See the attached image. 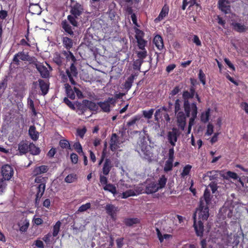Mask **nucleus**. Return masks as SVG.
<instances>
[{"mask_svg": "<svg viewBox=\"0 0 248 248\" xmlns=\"http://www.w3.org/2000/svg\"><path fill=\"white\" fill-rule=\"evenodd\" d=\"M64 88L67 97L69 98L72 100H74L76 97L75 91L72 89L71 86L68 83H65L64 84Z\"/></svg>", "mask_w": 248, "mask_h": 248, "instance_id": "nucleus-28", "label": "nucleus"}, {"mask_svg": "<svg viewBox=\"0 0 248 248\" xmlns=\"http://www.w3.org/2000/svg\"><path fill=\"white\" fill-rule=\"evenodd\" d=\"M29 148V151L30 154L32 155H38L40 153V149L39 147H36L35 145L32 142L30 143Z\"/></svg>", "mask_w": 248, "mask_h": 248, "instance_id": "nucleus-34", "label": "nucleus"}, {"mask_svg": "<svg viewBox=\"0 0 248 248\" xmlns=\"http://www.w3.org/2000/svg\"><path fill=\"white\" fill-rule=\"evenodd\" d=\"M124 224L128 227H131L135 224H139L140 219L138 218H125L124 220Z\"/></svg>", "mask_w": 248, "mask_h": 248, "instance_id": "nucleus-31", "label": "nucleus"}, {"mask_svg": "<svg viewBox=\"0 0 248 248\" xmlns=\"http://www.w3.org/2000/svg\"><path fill=\"white\" fill-rule=\"evenodd\" d=\"M36 69L39 72L42 78H47L49 77V72L45 66L36 65Z\"/></svg>", "mask_w": 248, "mask_h": 248, "instance_id": "nucleus-32", "label": "nucleus"}, {"mask_svg": "<svg viewBox=\"0 0 248 248\" xmlns=\"http://www.w3.org/2000/svg\"><path fill=\"white\" fill-rule=\"evenodd\" d=\"M190 113L191 117L189 119L188 125L191 126L193 125L194 121L197 117L198 113V108L197 106L195 104H193L192 108H190Z\"/></svg>", "mask_w": 248, "mask_h": 248, "instance_id": "nucleus-26", "label": "nucleus"}, {"mask_svg": "<svg viewBox=\"0 0 248 248\" xmlns=\"http://www.w3.org/2000/svg\"><path fill=\"white\" fill-rule=\"evenodd\" d=\"M73 146H74V148L75 150L78 154L81 153L82 155H84V153H83V150H82V146H81V144L79 142H75L74 143Z\"/></svg>", "mask_w": 248, "mask_h": 248, "instance_id": "nucleus-54", "label": "nucleus"}, {"mask_svg": "<svg viewBox=\"0 0 248 248\" xmlns=\"http://www.w3.org/2000/svg\"><path fill=\"white\" fill-rule=\"evenodd\" d=\"M141 118L140 116L136 115L132 117L128 122H127L126 125L129 127L134 125L137 122L139 121Z\"/></svg>", "mask_w": 248, "mask_h": 248, "instance_id": "nucleus-43", "label": "nucleus"}, {"mask_svg": "<svg viewBox=\"0 0 248 248\" xmlns=\"http://www.w3.org/2000/svg\"><path fill=\"white\" fill-rule=\"evenodd\" d=\"M209 186L210 187L213 193H215V192L217 190V183L215 182H212L210 183L209 185Z\"/></svg>", "mask_w": 248, "mask_h": 248, "instance_id": "nucleus-61", "label": "nucleus"}, {"mask_svg": "<svg viewBox=\"0 0 248 248\" xmlns=\"http://www.w3.org/2000/svg\"><path fill=\"white\" fill-rule=\"evenodd\" d=\"M91 204L90 202H87L84 204L81 205L77 211V213H82L86 211L87 210L91 208Z\"/></svg>", "mask_w": 248, "mask_h": 248, "instance_id": "nucleus-44", "label": "nucleus"}, {"mask_svg": "<svg viewBox=\"0 0 248 248\" xmlns=\"http://www.w3.org/2000/svg\"><path fill=\"white\" fill-rule=\"evenodd\" d=\"M159 190L157 184L155 182H152L147 185L145 188V193L147 194H153Z\"/></svg>", "mask_w": 248, "mask_h": 248, "instance_id": "nucleus-17", "label": "nucleus"}, {"mask_svg": "<svg viewBox=\"0 0 248 248\" xmlns=\"http://www.w3.org/2000/svg\"><path fill=\"white\" fill-rule=\"evenodd\" d=\"M70 12L75 17H79L84 13L83 5L77 1H72Z\"/></svg>", "mask_w": 248, "mask_h": 248, "instance_id": "nucleus-6", "label": "nucleus"}, {"mask_svg": "<svg viewBox=\"0 0 248 248\" xmlns=\"http://www.w3.org/2000/svg\"><path fill=\"white\" fill-rule=\"evenodd\" d=\"M47 177H43L42 176H38L35 179V182L38 184H46Z\"/></svg>", "mask_w": 248, "mask_h": 248, "instance_id": "nucleus-53", "label": "nucleus"}, {"mask_svg": "<svg viewBox=\"0 0 248 248\" xmlns=\"http://www.w3.org/2000/svg\"><path fill=\"white\" fill-rule=\"evenodd\" d=\"M105 210L106 213L111 217H113L116 211V208L112 204H108L105 206Z\"/></svg>", "mask_w": 248, "mask_h": 248, "instance_id": "nucleus-33", "label": "nucleus"}, {"mask_svg": "<svg viewBox=\"0 0 248 248\" xmlns=\"http://www.w3.org/2000/svg\"><path fill=\"white\" fill-rule=\"evenodd\" d=\"M61 26L66 33L71 36L74 35V31H73L72 27L66 20L62 21Z\"/></svg>", "mask_w": 248, "mask_h": 248, "instance_id": "nucleus-25", "label": "nucleus"}, {"mask_svg": "<svg viewBox=\"0 0 248 248\" xmlns=\"http://www.w3.org/2000/svg\"><path fill=\"white\" fill-rule=\"evenodd\" d=\"M103 189L105 191H108L111 193L114 196L117 194V189L116 186L112 184H108L104 186Z\"/></svg>", "mask_w": 248, "mask_h": 248, "instance_id": "nucleus-35", "label": "nucleus"}, {"mask_svg": "<svg viewBox=\"0 0 248 248\" xmlns=\"http://www.w3.org/2000/svg\"><path fill=\"white\" fill-rule=\"evenodd\" d=\"M62 54L65 57L67 61H72V63L71 64L69 69H67L65 71V75L63 74L62 78L64 82H67L69 79L71 84L73 85H76L77 82L75 81L74 78H77L78 76V70L75 65L77 59L73 54L69 50H63Z\"/></svg>", "mask_w": 248, "mask_h": 248, "instance_id": "nucleus-2", "label": "nucleus"}, {"mask_svg": "<svg viewBox=\"0 0 248 248\" xmlns=\"http://www.w3.org/2000/svg\"><path fill=\"white\" fill-rule=\"evenodd\" d=\"M40 89L43 95H46L48 92L49 88V83L48 81H45L43 79H39L38 80Z\"/></svg>", "mask_w": 248, "mask_h": 248, "instance_id": "nucleus-14", "label": "nucleus"}, {"mask_svg": "<svg viewBox=\"0 0 248 248\" xmlns=\"http://www.w3.org/2000/svg\"><path fill=\"white\" fill-rule=\"evenodd\" d=\"M174 148L173 147H172L169 150V158L167 161L173 163V160H174Z\"/></svg>", "mask_w": 248, "mask_h": 248, "instance_id": "nucleus-57", "label": "nucleus"}, {"mask_svg": "<svg viewBox=\"0 0 248 248\" xmlns=\"http://www.w3.org/2000/svg\"><path fill=\"white\" fill-rule=\"evenodd\" d=\"M210 192L204 190L203 197L200 199L199 207L193 215L194 227L197 236H202L203 232V221L207 220L209 216V207L211 203Z\"/></svg>", "mask_w": 248, "mask_h": 248, "instance_id": "nucleus-1", "label": "nucleus"}, {"mask_svg": "<svg viewBox=\"0 0 248 248\" xmlns=\"http://www.w3.org/2000/svg\"><path fill=\"white\" fill-rule=\"evenodd\" d=\"M48 170V166L46 165H41L35 167L33 171L32 174L34 176H37L42 173H46Z\"/></svg>", "mask_w": 248, "mask_h": 248, "instance_id": "nucleus-21", "label": "nucleus"}, {"mask_svg": "<svg viewBox=\"0 0 248 248\" xmlns=\"http://www.w3.org/2000/svg\"><path fill=\"white\" fill-rule=\"evenodd\" d=\"M167 179L164 175H163L159 178L158 180L157 187L158 189H162L164 188L166 184Z\"/></svg>", "mask_w": 248, "mask_h": 248, "instance_id": "nucleus-39", "label": "nucleus"}, {"mask_svg": "<svg viewBox=\"0 0 248 248\" xmlns=\"http://www.w3.org/2000/svg\"><path fill=\"white\" fill-rule=\"evenodd\" d=\"M193 37V42L197 46H201L202 42L200 40L199 37L197 35H194Z\"/></svg>", "mask_w": 248, "mask_h": 248, "instance_id": "nucleus-62", "label": "nucleus"}, {"mask_svg": "<svg viewBox=\"0 0 248 248\" xmlns=\"http://www.w3.org/2000/svg\"><path fill=\"white\" fill-rule=\"evenodd\" d=\"M60 146L63 149H70V145L68 140H61L59 142Z\"/></svg>", "mask_w": 248, "mask_h": 248, "instance_id": "nucleus-50", "label": "nucleus"}, {"mask_svg": "<svg viewBox=\"0 0 248 248\" xmlns=\"http://www.w3.org/2000/svg\"><path fill=\"white\" fill-rule=\"evenodd\" d=\"M29 11L32 15H40L42 12V8L38 4L30 3Z\"/></svg>", "mask_w": 248, "mask_h": 248, "instance_id": "nucleus-23", "label": "nucleus"}, {"mask_svg": "<svg viewBox=\"0 0 248 248\" xmlns=\"http://www.w3.org/2000/svg\"><path fill=\"white\" fill-rule=\"evenodd\" d=\"M63 102L71 109L74 110H75L76 107H75L74 104L71 101H70L67 97H64L63 98Z\"/></svg>", "mask_w": 248, "mask_h": 248, "instance_id": "nucleus-56", "label": "nucleus"}, {"mask_svg": "<svg viewBox=\"0 0 248 248\" xmlns=\"http://www.w3.org/2000/svg\"><path fill=\"white\" fill-rule=\"evenodd\" d=\"M78 17H75V16L73 15H68L67 16V19L70 22V23L74 27L78 26V21L76 20V18H78Z\"/></svg>", "mask_w": 248, "mask_h": 248, "instance_id": "nucleus-51", "label": "nucleus"}, {"mask_svg": "<svg viewBox=\"0 0 248 248\" xmlns=\"http://www.w3.org/2000/svg\"><path fill=\"white\" fill-rule=\"evenodd\" d=\"M179 136V130L176 128H173L171 131L168 132V140L172 147H174L175 146V143L177 141Z\"/></svg>", "mask_w": 248, "mask_h": 248, "instance_id": "nucleus-10", "label": "nucleus"}, {"mask_svg": "<svg viewBox=\"0 0 248 248\" xmlns=\"http://www.w3.org/2000/svg\"><path fill=\"white\" fill-rule=\"evenodd\" d=\"M169 11V6L167 5H165L162 7L158 16L155 19V22L157 23L163 20V18L168 15Z\"/></svg>", "mask_w": 248, "mask_h": 248, "instance_id": "nucleus-19", "label": "nucleus"}, {"mask_svg": "<svg viewBox=\"0 0 248 248\" xmlns=\"http://www.w3.org/2000/svg\"><path fill=\"white\" fill-rule=\"evenodd\" d=\"M78 179V175L75 173H71L68 174L64 179L65 182L67 183H72Z\"/></svg>", "mask_w": 248, "mask_h": 248, "instance_id": "nucleus-41", "label": "nucleus"}, {"mask_svg": "<svg viewBox=\"0 0 248 248\" xmlns=\"http://www.w3.org/2000/svg\"><path fill=\"white\" fill-rule=\"evenodd\" d=\"M7 186L6 180L3 178L0 179V194L5 191Z\"/></svg>", "mask_w": 248, "mask_h": 248, "instance_id": "nucleus-49", "label": "nucleus"}, {"mask_svg": "<svg viewBox=\"0 0 248 248\" xmlns=\"http://www.w3.org/2000/svg\"><path fill=\"white\" fill-rule=\"evenodd\" d=\"M192 167V166L189 164L186 165L184 167L182 172L181 173V177L182 178H185L186 176L188 175L191 171Z\"/></svg>", "mask_w": 248, "mask_h": 248, "instance_id": "nucleus-40", "label": "nucleus"}, {"mask_svg": "<svg viewBox=\"0 0 248 248\" xmlns=\"http://www.w3.org/2000/svg\"><path fill=\"white\" fill-rule=\"evenodd\" d=\"M62 42L63 46L67 50H69L73 47V40L68 37H63L62 38Z\"/></svg>", "mask_w": 248, "mask_h": 248, "instance_id": "nucleus-30", "label": "nucleus"}, {"mask_svg": "<svg viewBox=\"0 0 248 248\" xmlns=\"http://www.w3.org/2000/svg\"><path fill=\"white\" fill-rule=\"evenodd\" d=\"M29 144L28 142L24 140L21 141L18 146V150L20 155L26 154L29 152Z\"/></svg>", "mask_w": 248, "mask_h": 248, "instance_id": "nucleus-18", "label": "nucleus"}, {"mask_svg": "<svg viewBox=\"0 0 248 248\" xmlns=\"http://www.w3.org/2000/svg\"><path fill=\"white\" fill-rule=\"evenodd\" d=\"M144 62V61L137 59L133 62V68L134 70L140 71L142 64Z\"/></svg>", "mask_w": 248, "mask_h": 248, "instance_id": "nucleus-46", "label": "nucleus"}, {"mask_svg": "<svg viewBox=\"0 0 248 248\" xmlns=\"http://www.w3.org/2000/svg\"><path fill=\"white\" fill-rule=\"evenodd\" d=\"M231 26L232 27L234 31L239 33L244 32L247 29V28L244 24H242L238 22H232Z\"/></svg>", "mask_w": 248, "mask_h": 248, "instance_id": "nucleus-22", "label": "nucleus"}, {"mask_svg": "<svg viewBox=\"0 0 248 248\" xmlns=\"http://www.w3.org/2000/svg\"><path fill=\"white\" fill-rule=\"evenodd\" d=\"M18 58L23 61H30L31 60L28 52H25L24 51L18 52L14 55L13 59V62L17 65L19 64Z\"/></svg>", "mask_w": 248, "mask_h": 248, "instance_id": "nucleus-9", "label": "nucleus"}, {"mask_svg": "<svg viewBox=\"0 0 248 248\" xmlns=\"http://www.w3.org/2000/svg\"><path fill=\"white\" fill-rule=\"evenodd\" d=\"M135 148L136 151L139 153H140V151L142 153L145 158L148 159L152 156L151 153L149 150L150 146L148 145L146 138L144 136L140 137Z\"/></svg>", "mask_w": 248, "mask_h": 248, "instance_id": "nucleus-3", "label": "nucleus"}, {"mask_svg": "<svg viewBox=\"0 0 248 248\" xmlns=\"http://www.w3.org/2000/svg\"><path fill=\"white\" fill-rule=\"evenodd\" d=\"M183 98L184 99V105L183 108L185 113H186L187 117L190 116V108H192L193 104L197 106L196 102L190 103L188 99H191V97L188 91H185L183 93Z\"/></svg>", "mask_w": 248, "mask_h": 248, "instance_id": "nucleus-4", "label": "nucleus"}, {"mask_svg": "<svg viewBox=\"0 0 248 248\" xmlns=\"http://www.w3.org/2000/svg\"><path fill=\"white\" fill-rule=\"evenodd\" d=\"M119 137L116 133L112 134L110 139V149L112 152H115L119 147Z\"/></svg>", "mask_w": 248, "mask_h": 248, "instance_id": "nucleus-13", "label": "nucleus"}, {"mask_svg": "<svg viewBox=\"0 0 248 248\" xmlns=\"http://www.w3.org/2000/svg\"><path fill=\"white\" fill-rule=\"evenodd\" d=\"M219 9L225 14H228L231 11L230 3L226 0H219L218 2Z\"/></svg>", "mask_w": 248, "mask_h": 248, "instance_id": "nucleus-15", "label": "nucleus"}, {"mask_svg": "<svg viewBox=\"0 0 248 248\" xmlns=\"http://www.w3.org/2000/svg\"><path fill=\"white\" fill-rule=\"evenodd\" d=\"M87 131V129L85 127H83L81 129H78L77 133L78 135L81 138H83L85 134Z\"/></svg>", "mask_w": 248, "mask_h": 248, "instance_id": "nucleus-63", "label": "nucleus"}, {"mask_svg": "<svg viewBox=\"0 0 248 248\" xmlns=\"http://www.w3.org/2000/svg\"><path fill=\"white\" fill-rule=\"evenodd\" d=\"M240 107L248 114V103L245 102H242L240 104Z\"/></svg>", "mask_w": 248, "mask_h": 248, "instance_id": "nucleus-64", "label": "nucleus"}, {"mask_svg": "<svg viewBox=\"0 0 248 248\" xmlns=\"http://www.w3.org/2000/svg\"><path fill=\"white\" fill-rule=\"evenodd\" d=\"M198 78L203 85H204L206 83V78L204 73L202 69L199 70Z\"/></svg>", "mask_w": 248, "mask_h": 248, "instance_id": "nucleus-52", "label": "nucleus"}, {"mask_svg": "<svg viewBox=\"0 0 248 248\" xmlns=\"http://www.w3.org/2000/svg\"><path fill=\"white\" fill-rule=\"evenodd\" d=\"M154 112V109L151 108L150 110H143L142 114L144 117L146 119H150L152 118L153 113Z\"/></svg>", "mask_w": 248, "mask_h": 248, "instance_id": "nucleus-48", "label": "nucleus"}, {"mask_svg": "<svg viewBox=\"0 0 248 248\" xmlns=\"http://www.w3.org/2000/svg\"><path fill=\"white\" fill-rule=\"evenodd\" d=\"M177 123L178 127L180 129L183 131L186 124V114H185L183 111H179L177 113Z\"/></svg>", "mask_w": 248, "mask_h": 248, "instance_id": "nucleus-12", "label": "nucleus"}, {"mask_svg": "<svg viewBox=\"0 0 248 248\" xmlns=\"http://www.w3.org/2000/svg\"><path fill=\"white\" fill-rule=\"evenodd\" d=\"M141 51L137 52V55L138 57V59L140 60L144 61V59L146 58L147 56V52L145 49V47L144 49H140Z\"/></svg>", "mask_w": 248, "mask_h": 248, "instance_id": "nucleus-42", "label": "nucleus"}, {"mask_svg": "<svg viewBox=\"0 0 248 248\" xmlns=\"http://www.w3.org/2000/svg\"><path fill=\"white\" fill-rule=\"evenodd\" d=\"M53 62L59 66L62 65L64 61L63 58H62L60 54L58 53H55L54 58Z\"/></svg>", "mask_w": 248, "mask_h": 248, "instance_id": "nucleus-37", "label": "nucleus"}, {"mask_svg": "<svg viewBox=\"0 0 248 248\" xmlns=\"http://www.w3.org/2000/svg\"><path fill=\"white\" fill-rule=\"evenodd\" d=\"M61 225V223L60 221H58L55 225L53 226V233H52V236L53 237H56L57 236V235L59 233V232L60 231V228Z\"/></svg>", "mask_w": 248, "mask_h": 248, "instance_id": "nucleus-45", "label": "nucleus"}, {"mask_svg": "<svg viewBox=\"0 0 248 248\" xmlns=\"http://www.w3.org/2000/svg\"><path fill=\"white\" fill-rule=\"evenodd\" d=\"M29 134L31 138L34 141H36L39 138V133L36 131V127L34 125H31L30 127Z\"/></svg>", "mask_w": 248, "mask_h": 248, "instance_id": "nucleus-29", "label": "nucleus"}, {"mask_svg": "<svg viewBox=\"0 0 248 248\" xmlns=\"http://www.w3.org/2000/svg\"><path fill=\"white\" fill-rule=\"evenodd\" d=\"M153 43L159 50L161 51L164 48L163 40L160 35H155L153 39Z\"/></svg>", "mask_w": 248, "mask_h": 248, "instance_id": "nucleus-16", "label": "nucleus"}, {"mask_svg": "<svg viewBox=\"0 0 248 248\" xmlns=\"http://www.w3.org/2000/svg\"><path fill=\"white\" fill-rule=\"evenodd\" d=\"M112 167V165L110 160L109 158L106 159L102 169L103 174L104 175H108Z\"/></svg>", "mask_w": 248, "mask_h": 248, "instance_id": "nucleus-27", "label": "nucleus"}, {"mask_svg": "<svg viewBox=\"0 0 248 248\" xmlns=\"http://www.w3.org/2000/svg\"><path fill=\"white\" fill-rule=\"evenodd\" d=\"M181 110V101L179 99H177L174 103V112L177 114V112L180 111Z\"/></svg>", "mask_w": 248, "mask_h": 248, "instance_id": "nucleus-58", "label": "nucleus"}, {"mask_svg": "<svg viewBox=\"0 0 248 248\" xmlns=\"http://www.w3.org/2000/svg\"><path fill=\"white\" fill-rule=\"evenodd\" d=\"M116 101L115 98L108 97L104 101L98 102V108L99 107L103 112L108 113L110 111L111 105L114 106L116 103Z\"/></svg>", "mask_w": 248, "mask_h": 248, "instance_id": "nucleus-5", "label": "nucleus"}, {"mask_svg": "<svg viewBox=\"0 0 248 248\" xmlns=\"http://www.w3.org/2000/svg\"><path fill=\"white\" fill-rule=\"evenodd\" d=\"M84 100L82 101V103L78 102L77 106L78 109L81 111L82 113H84L87 109V107L84 105Z\"/></svg>", "mask_w": 248, "mask_h": 248, "instance_id": "nucleus-59", "label": "nucleus"}, {"mask_svg": "<svg viewBox=\"0 0 248 248\" xmlns=\"http://www.w3.org/2000/svg\"><path fill=\"white\" fill-rule=\"evenodd\" d=\"M1 174L4 179L9 180L14 174V170L12 167L8 164L4 165L1 168Z\"/></svg>", "mask_w": 248, "mask_h": 248, "instance_id": "nucleus-11", "label": "nucleus"}, {"mask_svg": "<svg viewBox=\"0 0 248 248\" xmlns=\"http://www.w3.org/2000/svg\"><path fill=\"white\" fill-rule=\"evenodd\" d=\"M181 88L179 86H175L170 93L169 97L175 95L180 92Z\"/></svg>", "mask_w": 248, "mask_h": 248, "instance_id": "nucleus-60", "label": "nucleus"}, {"mask_svg": "<svg viewBox=\"0 0 248 248\" xmlns=\"http://www.w3.org/2000/svg\"><path fill=\"white\" fill-rule=\"evenodd\" d=\"M221 174L220 171L212 170L211 171H207L204 174V177H208L211 181L217 180L219 176Z\"/></svg>", "mask_w": 248, "mask_h": 248, "instance_id": "nucleus-24", "label": "nucleus"}, {"mask_svg": "<svg viewBox=\"0 0 248 248\" xmlns=\"http://www.w3.org/2000/svg\"><path fill=\"white\" fill-rule=\"evenodd\" d=\"M84 105L87 107V109L92 111L97 112L98 110V103L96 104L95 102L87 99L84 100Z\"/></svg>", "mask_w": 248, "mask_h": 248, "instance_id": "nucleus-20", "label": "nucleus"}, {"mask_svg": "<svg viewBox=\"0 0 248 248\" xmlns=\"http://www.w3.org/2000/svg\"><path fill=\"white\" fill-rule=\"evenodd\" d=\"M162 111H167V108L166 107L163 106L155 111V121H158L159 119L161 118Z\"/></svg>", "mask_w": 248, "mask_h": 248, "instance_id": "nucleus-38", "label": "nucleus"}, {"mask_svg": "<svg viewBox=\"0 0 248 248\" xmlns=\"http://www.w3.org/2000/svg\"><path fill=\"white\" fill-rule=\"evenodd\" d=\"M36 187V194L35 195V204L38 206L40 203V201L44 194L46 189L45 184H36L34 186Z\"/></svg>", "mask_w": 248, "mask_h": 248, "instance_id": "nucleus-8", "label": "nucleus"}, {"mask_svg": "<svg viewBox=\"0 0 248 248\" xmlns=\"http://www.w3.org/2000/svg\"><path fill=\"white\" fill-rule=\"evenodd\" d=\"M135 32V38L137 40L138 46L139 49H144L147 41L143 39L145 33L144 32L137 28H134Z\"/></svg>", "mask_w": 248, "mask_h": 248, "instance_id": "nucleus-7", "label": "nucleus"}, {"mask_svg": "<svg viewBox=\"0 0 248 248\" xmlns=\"http://www.w3.org/2000/svg\"><path fill=\"white\" fill-rule=\"evenodd\" d=\"M210 116V109H208L205 112L202 113L201 117V121L205 123H207L209 119Z\"/></svg>", "mask_w": 248, "mask_h": 248, "instance_id": "nucleus-47", "label": "nucleus"}, {"mask_svg": "<svg viewBox=\"0 0 248 248\" xmlns=\"http://www.w3.org/2000/svg\"><path fill=\"white\" fill-rule=\"evenodd\" d=\"M173 163L166 161L164 167V170L166 172H168L172 170Z\"/></svg>", "mask_w": 248, "mask_h": 248, "instance_id": "nucleus-55", "label": "nucleus"}, {"mask_svg": "<svg viewBox=\"0 0 248 248\" xmlns=\"http://www.w3.org/2000/svg\"><path fill=\"white\" fill-rule=\"evenodd\" d=\"M27 105L29 108L31 110L32 115L34 116H36L37 114V112L34 107V102L33 100L30 97H28L27 99Z\"/></svg>", "mask_w": 248, "mask_h": 248, "instance_id": "nucleus-36", "label": "nucleus"}]
</instances>
